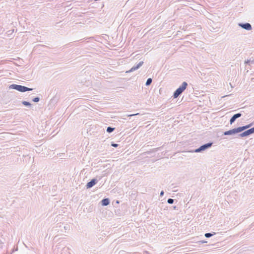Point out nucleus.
Instances as JSON below:
<instances>
[{
  "label": "nucleus",
  "instance_id": "10",
  "mask_svg": "<svg viewBox=\"0 0 254 254\" xmlns=\"http://www.w3.org/2000/svg\"><path fill=\"white\" fill-rule=\"evenodd\" d=\"M110 199L108 198H104L101 201V203L102 206H107L110 204Z\"/></svg>",
  "mask_w": 254,
  "mask_h": 254
},
{
  "label": "nucleus",
  "instance_id": "17",
  "mask_svg": "<svg viewBox=\"0 0 254 254\" xmlns=\"http://www.w3.org/2000/svg\"><path fill=\"white\" fill-rule=\"evenodd\" d=\"M174 202V199H172V198H169L168 200H167V202L169 203V204H173Z\"/></svg>",
  "mask_w": 254,
  "mask_h": 254
},
{
  "label": "nucleus",
  "instance_id": "12",
  "mask_svg": "<svg viewBox=\"0 0 254 254\" xmlns=\"http://www.w3.org/2000/svg\"><path fill=\"white\" fill-rule=\"evenodd\" d=\"M245 63L246 64H248L250 65L251 64H254V59L251 60H248L247 61H245Z\"/></svg>",
  "mask_w": 254,
  "mask_h": 254
},
{
  "label": "nucleus",
  "instance_id": "7",
  "mask_svg": "<svg viewBox=\"0 0 254 254\" xmlns=\"http://www.w3.org/2000/svg\"><path fill=\"white\" fill-rule=\"evenodd\" d=\"M237 133H239L238 128H235L227 131H226L224 132V135H233Z\"/></svg>",
  "mask_w": 254,
  "mask_h": 254
},
{
  "label": "nucleus",
  "instance_id": "2",
  "mask_svg": "<svg viewBox=\"0 0 254 254\" xmlns=\"http://www.w3.org/2000/svg\"><path fill=\"white\" fill-rule=\"evenodd\" d=\"M9 89L16 90L21 92H24L26 91H30L33 90L32 88H28L24 86L13 84L9 86Z\"/></svg>",
  "mask_w": 254,
  "mask_h": 254
},
{
  "label": "nucleus",
  "instance_id": "11",
  "mask_svg": "<svg viewBox=\"0 0 254 254\" xmlns=\"http://www.w3.org/2000/svg\"><path fill=\"white\" fill-rule=\"evenodd\" d=\"M237 128H238V131H239V132H241L245 130V129H247L246 126H242V127H238Z\"/></svg>",
  "mask_w": 254,
  "mask_h": 254
},
{
  "label": "nucleus",
  "instance_id": "3",
  "mask_svg": "<svg viewBox=\"0 0 254 254\" xmlns=\"http://www.w3.org/2000/svg\"><path fill=\"white\" fill-rule=\"evenodd\" d=\"M212 142L207 143L206 144H204L200 146L198 148L195 149L194 150V152H195V153H198V152H202V151L205 150L206 149L209 148V147H210L212 146Z\"/></svg>",
  "mask_w": 254,
  "mask_h": 254
},
{
  "label": "nucleus",
  "instance_id": "16",
  "mask_svg": "<svg viewBox=\"0 0 254 254\" xmlns=\"http://www.w3.org/2000/svg\"><path fill=\"white\" fill-rule=\"evenodd\" d=\"M152 82V79L151 78H149L147 79L145 85L146 86H149L151 84Z\"/></svg>",
  "mask_w": 254,
  "mask_h": 254
},
{
  "label": "nucleus",
  "instance_id": "4",
  "mask_svg": "<svg viewBox=\"0 0 254 254\" xmlns=\"http://www.w3.org/2000/svg\"><path fill=\"white\" fill-rule=\"evenodd\" d=\"M254 133V127L250 129H249L242 133L239 134V136L240 137H244Z\"/></svg>",
  "mask_w": 254,
  "mask_h": 254
},
{
  "label": "nucleus",
  "instance_id": "22",
  "mask_svg": "<svg viewBox=\"0 0 254 254\" xmlns=\"http://www.w3.org/2000/svg\"><path fill=\"white\" fill-rule=\"evenodd\" d=\"M164 191H163V190H162V191H161V192H160V196H162L164 195Z\"/></svg>",
  "mask_w": 254,
  "mask_h": 254
},
{
  "label": "nucleus",
  "instance_id": "23",
  "mask_svg": "<svg viewBox=\"0 0 254 254\" xmlns=\"http://www.w3.org/2000/svg\"><path fill=\"white\" fill-rule=\"evenodd\" d=\"M176 208H177V207H176V206H173V208H174V209H176Z\"/></svg>",
  "mask_w": 254,
  "mask_h": 254
},
{
  "label": "nucleus",
  "instance_id": "18",
  "mask_svg": "<svg viewBox=\"0 0 254 254\" xmlns=\"http://www.w3.org/2000/svg\"><path fill=\"white\" fill-rule=\"evenodd\" d=\"M32 101L34 102H38L40 101V98L39 97H35L32 99Z\"/></svg>",
  "mask_w": 254,
  "mask_h": 254
},
{
  "label": "nucleus",
  "instance_id": "5",
  "mask_svg": "<svg viewBox=\"0 0 254 254\" xmlns=\"http://www.w3.org/2000/svg\"><path fill=\"white\" fill-rule=\"evenodd\" d=\"M238 25L241 28L247 30H251L252 29V25L249 23H239Z\"/></svg>",
  "mask_w": 254,
  "mask_h": 254
},
{
  "label": "nucleus",
  "instance_id": "15",
  "mask_svg": "<svg viewBox=\"0 0 254 254\" xmlns=\"http://www.w3.org/2000/svg\"><path fill=\"white\" fill-rule=\"evenodd\" d=\"M215 234V232H213V233H207L205 234L204 236H205V237L206 238H210V237H211V236H213Z\"/></svg>",
  "mask_w": 254,
  "mask_h": 254
},
{
  "label": "nucleus",
  "instance_id": "13",
  "mask_svg": "<svg viewBox=\"0 0 254 254\" xmlns=\"http://www.w3.org/2000/svg\"><path fill=\"white\" fill-rule=\"evenodd\" d=\"M115 127H108L107 128V132H108V133H111L112 132H113L114 130H115Z\"/></svg>",
  "mask_w": 254,
  "mask_h": 254
},
{
  "label": "nucleus",
  "instance_id": "21",
  "mask_svg": "<svg viewBox=\"0 0 254 254\" xmlns=\"http://www.w3.org/2000/svg\"><path fill=\"white\" fill-rule=\"evenodd\" d=\"M253 124H250L249 125H246L247 129L250 127L252 126Z\"/></svg>",
  "mask_w": 254,
  "mask_h": 254
},
{
  "label": "nucleus",
  "instance_id": "8",
  "mask_svg": "<svg viewBox=\"0 0 254 254\" xmlns=\"http://www.w3.org/2000/svg\"><path fill=\"white\" fill-rule=\"evenodd\" d=\"M98 181L96 179H93L90 181L88 182L86 185L87 189H89L93 187L96 184Z\"/></svg>",
  "mask_w": 254,
  "mask_h": 254
},
{
  "label": "nucleus",
  "instance_id": "20",
  "mask_svg": "<svg viewBox=\"0 0 254 254\" xmlns=\"http://www.w3.org/2000/svg\"><path fill=\"white\" fill-rule=\"evenodd\" d=\"M139 115V113H136V114H131V115H128L127 116L128 117H131V116H137V115Z\"/></svg>",
  "mask_w": 254,
  "mask_h": 254
},
{
  "label": "nucleus",
  "instance_id": "19",
  "mask_svg": "<svg viewBox=\"0 0 254 254\" xmlns=\"http://www.w3.org/2000/svg\"><path fill=\"white\" fill-rule=\"evenodd\" d=\"M111 146L114 147H117L119 146V144L115 143H112Z\"/></svg>",
  "mask_w": 254,
  "mask_h": 254
},
{
  "label": "nucleus",
  "instance_id": "9",
  "mask_svg": "<svg viewBox=\"0 0 254 254\" xmlns=\"http://www.w3.org/2000/svg\"><path fill=\"white\" fill-rule=\"evenodd\" d=\"M242 116L241 113H237L234 115L230 120V124L232 125L233 123L235 122L237 119L241 117Z\"/></svg>",
  "mask_w": 254,
  "mask_h": 254
},
{
  "label": "nucleus",
  "instance_id": "1",
  "mask_svg": "<svg viewBox=\"0 0 254 254\" xmlns=\"http://www.w3.org/2000/svg\"><path fill=\"white\" fill-rule=\"evenodd\" d=\"M188 86L187 82L184 81L182 83V85L178 88L174 92V98H178L187 88Z\"/></svg>",
  "mask_w": 254,
  "mask_h": 254
},
{
  "label": "nucleus",
  "instance_id": "6",
  "mask_svg": "<svg viewBox=\"0 0 254 254\" xmlns=\"http://www.w3.org/2000/svg\"><path fill=\"white\" fill-rule=\"evenodd\" d=\"M143 64V62L141 61L138 64H137L136 65L133 66L132 67H131L129 70L126 71V73H129L131 72H133L137 69H138L140 67H141L142 64Z\"/></svg>",
  "mask_w": 254,
  "mask_h": 254
},
{
  "label": "nucleus",
  "instance_id": "14",
  "mask_svg": "<svg viewBox=\"0 0 254 254\" xmlns=\"http://www.w3.org/2000/svg\"><path fill=\"white\" fill-rule=\"evenodd\" d=\"M22 104L25 106H28V107L31 106V104L30 102H27V101H23L22 102Z\"/></svg>",
  "mask_w": 254,
  "mask_h": 254
}]
</instances>
